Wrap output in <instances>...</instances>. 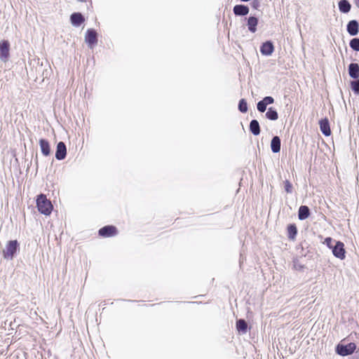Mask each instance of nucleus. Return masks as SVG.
<instances>
[{
  "instance_id": "1",
  "label": "nucleus",
  "mask_w": 359,
  "mask_h": 359,
  "mask_svg": "<svg viewBox=\"0 0 359 359\" xmlns=\"http://www.w3.org/2000/svg\"><path fill=\"white\" fill-rule=\"evenodd\" d=\"M36 207L38 210L43 215H49L53 210L51 202L47 199L46 195L41 194L36 199Z\"/></svg>"
},
{
  "instance_id": "2",
  "label": "nucleus",
  "mask_w": 359,
  "mask_h": 359,
  "mask_svg": "<svg viewBox=\"0 0 359 359\" xmlns=\"http://www.w3.org/2000/svg\"><path fill=\"white\" fill-rule=\"evenodd\" d=\"M18 250L19 243L18 241H9L6 245V248L3 250V256L6 259H13Z\"/></svg>"
},
{
  "instance_id": "3",
  "label": "nucleus",
  "mask_w": 359,
  "mask_h": 359,
  "mask_svg": "<svg viewBox=\"0 0 359 359\" xmlns=\"http://www.w3.org/2000/svg\"><path fill=\"white\" fill-rule=\"evenodd\" d=\"M356 348V345L355 343H348L347 344H344L342 343L339 344L336 346V353L341 356H346L352 354Z\"/></svg>"
},
{
  "instance_id": "4",
  "label": "nucleus",
  "mask_w": 359,
  "mask_h": 359,
  "mask_svg": "<svg viewBox=\"0 0 359 359\" xmlns=\"http://www.w3.org/2000/svg\"><path fill=\"white\" fill-rule=\"evenodd\" d=\"M10 43L4 40L0 42V60L6 62L9 57Z\"/></svg>"
},
{
  "instance_id": "5",
  "label": "nucleus",
  "mask_w": 359,
  "mask_h": 359,
  "mask_svg": "<svg viewBox=\"0 0 359 359\" xmlns=\"http://www.w3.org/2000/svg\"><path fill=\"white\" fill-rule=\"evenodd\" d=\"M335 245L332 248V253L334 257L340 259H344L345 258V249H344V245L341 241H334Z\"/></svg>"
},
{
  "instance_id": "6",
  "label": "nucleus",
  "mask_w": 359,
  "mask_h": 359,
  "mask_svg": "<svg viewBox=\"0 0 359 359\" xmlns=\"http://www.w3.org/2000/svg\"><path fill=\"white\" fill-rule=\"evenodd\" d=\"M85 41L90 48L97 43V33L93 29H88L85 35Z\"/></svg>"
},
{
  "instance_id": "7",
  "label": "nucleus",
  "mask_w": 359,
  "mask_h": 359,
  "mask_svg": "<svg viewBox=\"0 0 359 359\" xmlns=\"http://www.w3.org/2000/svg\"><path fill=\"white\" fill-rule=\"evenodd\" d=\"M98 233L102 237H110L117 234V229L114 226L107 225L101 228Z\"/></svg>"
},
{
  "instance_id": "8",
  "label": "nucleus",
  "mask_w": 359,
  "mask_h": 359,
  "mask_svg": "<svg viewBox=\"0 0 359 359\" xmlns=\"http://www.w3.org/2000/svg\"><path fill=\"white\" fill-rule=\"evenodd\" d=\"M67 147L63 142H59L57 144L55 158L58 161H62L66 158Z\"/></svg>"
},
{
  "instance_id": "9",
  "label": "nucleus",
  "mask_w": 359,
  "mask_h": 359,
  "mask_svg": "<svg viewBox=\"0 0 359 359\" xmlns=\"http://www.w3.org/2000/svg\"><path fill=\"white\" fill-rule=\"evenodd\" d=\"M274 51V46L271 41L264 42L260 46V52L263 55H271Z\"/></svg>"
},
{
  "instance_id": "10",
  "label": "nucleus",
  "mask_w": 359,
  "mask_h": 359,
  "mask_svg": "<svg viewBox=\"0 0 359 359\" xmlns=\"http://www.w3.org/2000/svg\"><path fill=\"white\" fill-rule=\"evenodd\" d=\"M347 32L351 36H355L359 32V23L356 20H350L346 26Z\"/></svg>"
},
{
  "instance_id": "11",
  "label": "nucleus",
  "mask_w": 359,
  "mask_h": 359,
  "mask_svg": "<svg viewBox=\"0 0 359 359\" xmlns=\"http://www.w3.org/2000/svg\"><path fill=\"white\" fill-rule=\"evenodd\" d=\"M249 7L243 4H237L234 6L233 12L236 16H245L249 13Z\"/></svg>"
},
{
  "instance_id": "12",
  "label": "nucleus",
  "mask_w": 359,
  "mask_h": 359,
  "mask_svg": "<svg viewBox=\"0 0 359 359\" xmlns=\"http://www.w3.org/2000/svg\"><path fill=\"white\" fill-rule=\"evenodd\" d=\"M70 21L73 26L79 27L85 21V18L81 13H74L70 16Z\"/></svg>"
},
{
  "instance_id": "13",
  "label": "nucleus",
  "mask_w": 359,
  "mask_h": 359,
  "mask_svg": "<svg viewBox=\"0 0 359 359\" xmlns=\"http://www.w3.org/2000/svg\"><path fill=\"white\" fill-rule=\"evenodd\" d=\"M320 128L322 133L325 136H330L331 135V130L330 128V123L327 118L321 119L319 121Z\"/></svg>"
},
{
  "instance_id": "14",
  "label": "nucleus",
  "mask_w": 359,
  "mask_h": 359,
  "mask_svg": "<svg viewBox=\"0 0 359 359\" xmlns=\"http://www.w3.org/2000/svg\"><path fill=\"white\" fill-rule=\"evenodd\" d=\"M39 145L41 148V153L43 156H48L50 154L51 149H50V145L48 140L45 139H40L39 140Z\"/></svg>"
},
{
  "instance_id": "15",
  "label": "nucleus",
  "mask_w": 359,
  "mask_h": 359,
  "mask_svg": "<svg viewBox=\"0 0 359 359\" xmlns=\"http://www.w3.org/2000/svg\"><path fill=\"white\" fill-rule=\"evenodd\" d=\"M348 71L350 77L352 79H357L359 77V65L358 63H351L348 65Z\"/></svg>"
},
{
  "instance_id": "16",
  "label": "nucleus",
  "mask_w": 359,
  "mask_h": 359,
  "mask_svg": "<svg viewBox=\"0 0 359 359\" xmlns=\"http://www.w3.org/2000/svg\"><path fill=\"white\" fill-rule=\"evenodd\" d=\"M258 24V19L255 16H250L248 18L247 25L248 30L252 32L255 33L257 31V26Z\"/></svg>"
},
{
  "instance_id": "17",
  "label": "nucleus",
  "mask_w": 359,
  "mask_h": 359,
  "mask_svg": "<svg viewBox=\"0 0 359 359\" xmlns=\"http://www.w3.org/2000/svg\"><path fill=\"white\" fill-rule=\"evenodd\" d=\"M281 141L278 136H274L271 142V149L273 153H278L280 151Z\"/></svg>"
},
{
  "instance_id": "18",
  "label": "nucleus",
  "mask_w": 359,
  "mask_h": 359,
  "mask_svg": "<svg viewBox=\"0 0 359 359\" xmlns=\"http://www.w3.org/2000/svg\"><path fill=\"white\" fill-rule=\"evenodd\" d=\"M310 215V210L306 205H301L298 211V218L300 220L307 219Z\"/></svg>"
},
{
  "instance_id": "19",
  "label": "nucleus",
  "mask_w": 359,
  "mask_h": 359,
  "mask_svg": "<svg viewBox=\"0 0 359 359\" xmlns=\"http://www.w3.org/2000/svg\"><path fill=\"white\" fill-rule=\"evenodd\" d=\"M338 6L340 12L343 13H348L351 8V5L348 0H340Z\"/></svg>"
},
{
  "instance_id": "20",
  "label": "nucleus",
  "mask_w": 359,
  "mask_h": 359,
  "mask_svg": "<svg viewBox=\"0 0 359 359\" xmlns=\"http://www.w3.org/2000/svg\"><path fill=\"white\" fill-rule=\"evenodd\" d=\"M250 131L254 135H258L260 133V126L259 123L257 120L253 119L250 123Z\"/></svg>"
},
{
  "instance_id": "21",
  "label": "nucleus",
  "mask_w": 359,
  "mask_h": 359,
  "mask_svg": "<svg viewBox=\"0 0 359 359\" xmlns=\"http://www.w3.org/2000/svg\"><path fill=\"white\" fill-rule=\"evenodd\" d=\"M236 329L238 332L245 334L248 331V323L243 319H239L236 321Z\"/></svg>"
},
{
  "instance_id": "22",
  "label": "nucleus",
  "mask_w": 359,
  "mask_h": 359,
  "mask_svg": "<svg viewBox=\"0 0 359 359\" xmlns=\"http://www.w3.org/2000/svg\"><path fill=\"white\" fill-rule=\"evenodd\" d=\"M265 116L270 121H276L278 118V114L275 108L269 107L265 114Z\"/></svg>"
},
{
  "instance_id": "23",
  "label": "nucleus",
  "mask_w": 359,
  "mask_h": 359,
  "mask_svg": "<svg viewBox=\"0 0 359 359\" xmlns=\"http://www.w3.org/2000/svg\"><path fill=\"white\" fill-rule=\"evenodd\" d=\"M287 236L290 239L294 240L297 233V229L294 224H290L287 226Z\"/></svg>"
},
{
  "instance_id": "24",
  "label": "nucleus",
  "mask_w": 359,
  "mask_h": 359,
  "mask_svg": "<svg viewBox=\"0 0 359 359\" xmlns=\"http://www.w3.org/2000/svg\"><path fill=\"white\" fill-rule=\"evenodd\" d=\"M238 108L241 113H246L248 109L247 101L245 99L240 100Z\"/></svg>"
},
{
  "instance_id": "25",
  "label": "nucleus",
  "mask_w": 359,
  "mask_h": 359,
  "mask_svg": "<svg viewBox=\"0 0 359 359\" xmlns=\"http://www.w3.org/2000/svg\"><path fill=\"white\" fill-rule=\"evenodd\" d=\"M350 47L355 51H359V39L353 38L350 41Z\"/></svg>"
},
{
  "instance_id": "26",
  "label": "nucleus",
  "mask_w": 359,
  "mask_h": 359,
  "mask_svg": "<svg viewBox=\"0 0 359 359\" xmlns=\"http://www.w3.org/2000/svg\"><path fill=\"white\" fill-rule=\"evenodd\" d=\"M351 86L352 90L355 94H359V79L358 78L355 81L351 82Z\"/></svg>"
},
{
  "instance_id": "27",
  "label": "nucleus",
  "mask_w": 359,
  "mask_h": 359,
  "mask_svg": "<svg viewBox=\"0 0 359 359\" xmlns=\"http://www.w3.org/2000/svg\"><path fill=\"white\" fill-rule=\"evenodd\" d=\"M267 106L268 105L262 100L257 102V109L259 112L263 113L266 110Z\"/></svg>"
},
{
  "instance_id": "28",
  "label": "nucleus",
  "mask_w": 359,
  "mask_h": 359,
  "mask_svg": "<svg viewBox=\"0 0 359 359\" xmlns=\"http://www.w3.org/2000/svg\"><path fill=\"white\" fill-rule=\"evenodd\" d=\"M284 188L287 193L290 194L292 192V185L288 180L284 182Z\"/></svg>"
},
{
  "instance_id": "29",
  "label": "nucleus",
  "mask_w": 359,
  "mask_h": 359,
  "mask_svg": "<svg viewBox=\"0 0 359 359\" xmlns=\"http://www.w3.org/2000/svg\"><path fill=\"white\" fill-rule=\"evenodd\" d=\"M262 100L267 104H271L274 102V99L271 96H266L264 97Z\"/></svg>"
},
{
  "instance_id": "30",
  "label": "nucleus",
  "mask_w": 359,
  "mask_h": 359,
  "mask_svg": "<svg viewBox=\"0 0 359 359\" xmlns=\"http://www.w3.org/2000/svg\"><path fill=\"white\" fill-rule=\"evenodd\" d=\"M334 241H334L332 238L327 237L325 239L324 243H325L329 248L332 249L333 248L332 243Z\"/></svg>"
},
{
  "instance_id": "31",
  "label": "nucleus",
  "mask_w": 359,
  "mask_h": 359,
  "mask_svg": "<svg viewBox=\"0 0 359 359\" xmlns=\"http://www.w3.org/2000/svg\"><path fill=\"white\" fill-rule=\"evenodd\" d=\"M251 5L253 8L257 10L260 6V2L259 0H253Z\"/></svg>"
},
{
  "instance_id": "32",
  "label": "nucleus",
  "mask_w": 359,
  "mask_h": 359,
  "mask_svg": "<svg viewBox=\"0 0 359 359\" xmlns=\"http://www.w3.org/2000/svg\"><path fill=\"white\" fill-rule=\"evenodd\" d=\"M357 6L359 7V0L358 1Z\"/></svg>"
}]
</instances>
